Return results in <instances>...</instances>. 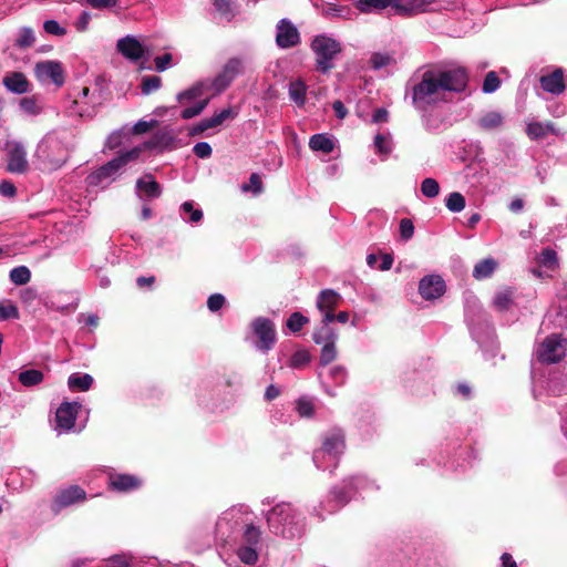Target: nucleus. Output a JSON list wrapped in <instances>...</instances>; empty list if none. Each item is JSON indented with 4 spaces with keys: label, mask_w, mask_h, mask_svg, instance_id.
I'll return each instance as SVG.
<instances>
[{
    "label": "nucleus",
    "mask_w": 567,
    "mask_h": 567,
    "mask_svg": "<svg viewBox=\"0 0 567 567\" xmlns=\"http://www.w3.org/2000/svg\"><path fill=\"white\" fill-rule=\"evenodd\" d=\"M466 84L467 75L464 69L427 70L412 89V103L415 109L425 111L445 101L446 93L464 91Z\"/></svg>",
    "instance_id": "1"
},
{
    "label": "nucleus",
    "mask_w": 567,
    "mask_h": 567,
    "mask_svg": "<svg viewBox=\"0 0 567 567\" xmlns=\"http://www.w3.org/2000/svg\"><path fill=\"white\" fill-rule=\"evenodd\" d=\"M157 145V141L153 138L128 151L121 152L116 157L100 166L87 176L89 185L107 187L117 181L126 171V166L136 161L144 151L155 148Z\"/></svg>",
    "instance_id": "2"
},
{
    "label": "nucleus",
    "mask_w": 567,
    "mask_h": 567,
    "mask_svg": "<svg viewBox=\"0 0 567 567\" xmlns=\"http://www.w3.org/2000/svg\"><path fill=\"white\" fill-rule=\"evenodd\" d=\"M265 516L269 530L276 535L295 538L303 530L305 517L291 503H278Z\"/></svg>",
    "instance_id": "3"
},
{
    "label": "nucleus",
    "mask_w": 567,
    "mask_h": 567,
    "mask_svg": "<svg viewBox=\"0 0 567 567\" xmlns=\"http://www.w3.org/2000/svg\"><path fill=\"white\" fill-rule=\"evenodd\" d=\"M69 146L64 136L56 133L47 134L38 144L35 158L42 171H55L60 168L69 158Z\"/></svg>",
    "instance_id": "4"
},
{
    "label": "nucleus",
    "mask_w": 567,
    "mask_h": 567,
    "mask_svg": "<svg viewBox=\"0 0 567 567\" xmlns=\"http://www.w3.org/2000/svg\"><path fill=\"white\" fill-rule=\"evenodd\" d=\"M344 449L343 432L340 429L331 430L324 435L321 449L313 454L316 466L323 471L336 468Z\"/></svg>",
    "instance_id": "5"
},
{
    "label": "nucleus",
    "mask_w": 567,
    "mask_h": 567,
    "mask_svg": "<svg viewBox=\"0 0 567 567\" xmlns=\"http://www.w3.org/2000/svg\"><path fill=\"white\" fill-rule=\"evenodd\" d=\"M247 65L246 56H231L209 81V86L216 94L224 92L231 83L241 74L245 73Z\"/></svg>",
    "instance_id": "6"
},
{
    "label": "nucleus",
    "mask_w": 567,
    "mask_h": 567,
    "mask_svg": "<svg viewBox=\"0 0 567 567\" xmlns=\"http://www.w3.org/2000/svg\"><path fill=\"white\" fill-rule=\"evenodd\" d=\"M311 49L316 54L318 69L328 72L333 68V59L341 52V44L332 37L320 34L312 40Z\"/></svg>",
    "instance_id": "7"
},
{
    "label": "nucleus",
    "mask_w": 567,
    "mask_h": 567,
    "mask_svg": "<svg viewBox=\"0 0 567 567\" xmlns=\"http://www.w3.org/2000/svg\"><path fill=\"white\" fill-rule=\"evenodd\" d=\"M255 337V348L260 352L272 350L277 341V331L274 321L265 317H257L250 323Z\"/></svg>",
    "instance_id": "8"
},
{
    "label": "nucleus",
    "mask_w": 567,
    "mask_h": 567,
    "mask_svg": "<svg viewBox=\"0 0 567 567\" xmlns=\"http://www.w3.org/2000/svg\"><path fill=\"white\" fill-rule=\"evenodd\" d=\"M250 512L245 505H237L225 511L216 523V530L220 537L228 536L239 525L250 522Z\"/></svg>",
    "instance_id": "9"
},
{
    "label": "nucleus",
    "mask_w": 567,
    "mask_h": 567,
    "mask_svg": "<svg viewBox=\"0 0 567 567\" xmlns=\"http://www.w3.org/2000/svg\"><path fill=\"white\" fill-rule=\"evenodd\" d=\"M7 155V171L12 174H24L29 169L27 150L19 141H7L3 147Z\"/></svg>",
    "instance_id": "10"
},
{
    "label": "nucleus",
    "mask_w": 567,
    "mask_h": 567,
    "mask_svg": "<svg viewBox=\"0 0 567 567\" xmlns=\"http://www.w3.org/2000/svg\"><path fill=\"white\" fill-rule=\"evenodd\" d=\"M446 282L439 274L423 276L417 286V291L425 301H436L446 292Z\"/></svg>",
    "instance_id": "11"
},
{
    "label": "nucleus",
    "mask_w": 567,
    "mask_h": 567,
    "mask_svg": "<svg viewBox=\"0 0 567 567\" xmlns=\"http://www.w3.org/2000/svg\"><path fill=\"white\" fill-rule=\"evenodd\" d=\"M34 74L41 83H53L56 86H62L65 81L64 70L59 61L38 62L34 66Z\"/></svg>",
    "instance_id": "12"
},
{
    "label": "nucleus",
    "mask_w": 567,
    "mask_h": 567,
    "mask_svg": "<svg viewBox=\"0 0 567 567\" xmlns=\"http://www.w3.org/2000/svg\"><path fill=\"white\" fill-rule=\"evenodd\" d=\"M116 51L131 62H138L147 53L146 45L135 35L127 34L116 42Z\"/></svg>",
    "instance_id": "13"
},
{
    "label": "nucleus",
    "mask_w": 567,
    "mask_h": 567,
    "mask_svg": "<svg viewBox=\"0 0 567 567\" xmlns=\"http://www.w3.org/2000/svg\"><path fill=\"white\" fill-rule=\"evenodd\" d=\"M80 409L81 404L78 402H63L58 408L54 429L59 434L70 432L74 429Z\"/></svg>",
    "instance_id": "14"
},
{
    "label": "nucleus",
    "mask_w": 567,
    "mask_h": 567,
    "mask_svg": "<svg viewBox=\"0 0 567 567\" xmlns=\"http://www.w3.org/2000/svg\"><path fill=\"white\" fill-rule=\"evenodd\" d=\"M341 301V295L333 289H323L319 292L316 306L322 315V323H331L334 321L333 311Z\"/></svg>",
    "instance_id": "15"
},
{
    "label": "nucleus",
    "mask_w": 567,
    "mask_h": 567,
    "mask_svg": "<svg viewBox=\"0 0 567 567\" xmlns=\"http://www.w3.org/2000/svg\"><path fill=\"white\" fill-rule=\"evenodd\" d=\"M86 498V493L83 488L76 485H71L66 488H62L59 491L56 496L54 497L52 508L55 512L60 509L72 506L78 503L84 502Z\"/></svg>",
    "instance_id": "16"
},
{
    "label": "nucleus",
    "mask_w": 567,
    "mask_h": 567,
    "mask_svg": "<svg viewBox=\"0 0 567 567\" xmlns=\"http://www.w3.org/2000/svg\"><path fill=\"white\" fill-rule=\"evenodd\" d=\"M300 42L298 29L287 19H281L277 24L276 43L281 49H288Z\"/></svg>",
    "instance_id": "17"
},
{
    "label": "nucleus",
    "mask_w": 567,
    "mask_h": 567,
    "mask_svg": "<svg viewBox=\"0 0 567 567\" xmlns=\"http://www.w3.org/2000/svg\"><path fill=\"white\" fill-rule=\"evenodd\" d=\"M329 324L322 323L312 336L313 341L321 346V354H336L337 352L338 336Z\"/></svg>",
    "instance_id": "18"
},
{
    "label": "nucleus",
    "mask_w": 567,
    "mask_h": 567,
    "mask_svg": "<svg viewBox=\"0 0 567 567\" xmlns=\"http://www.w3.org/2000/svg\"><path fill=\"white\" fill-rule=\"evenodd\" d=\"M539 83L545 92L550 93L553 95H560L566 90V84L564 81V70L557 68L554 71L542 75L539 79Z\"/></svg>",
    "instance_id": "19"
},
{
    "label": "nucleus",
    "mask_w": 567,
    "mask_h": 567,
    "mask_svg": "<svg viewBox=\"0 0 567 567\" xmlns=\"http://www.w3.org/2000/svg\"><path fill=\"white\" fill-rule=\"evenodd\" d=\"M3 86L13 94H25L31 91V83L27 76L21 72L8 73L2 79Z\"/></svg>",
    "instance_id": "20"
},
{
    "label": "nucleus",
    "mask_w": 567,
    "mask_h": 567,
    "mask_svg": "<svg viewBox=\"0 0 567 567\" xmlns=\"http://www.w3.org/2000/svg\"><path fill=\"white\" fill-rule=\"evenodd\" d=\"M369 485H371V484L365 477L355 476V477H352L350 481L346 482L344 488L347 491L344 493L349 494L348 496H346L343 494V492H339V491H333L332 495L339 505H343L353 495L352 491L364 489Z\"/></svg>",
    "instance_id": "21"
},
{
    "label": "nucleus",
    "mask_w": 567,
    "mask_h": 567,
    "mask_svg": "<svg viewBox=\"0 0 567 567\" xmlns=\"http://www.w3.org/2000/svg\"><path fill=\"white\" fill-rule=\"evenodd\" d=\"M161 186L155 178L148 174L136 182V194L138 197L157 198L161 196Z\"/></svg>",
    "instance_id": "22"
},
{
    "label": "nucleus",
    "mask_w": 567,
    "mask_h": 567,
    "mask_svg": "<svg viewBox=\"0 0 567 567\" xmlns=\"http://www.w3.org/2000/svg\"><path fill=\"white\" fill-rule=\"evenodd\" d=\"M19 110L25 116H38L44 111V102L40 95L24 96L19 101Z\"/></svg>",
    "instance_id": "23"
},
{
    "label": "nucleus",
    "mask_w": 567,
    "mask_h": 567,
    "mask_svg": "<svg viewBox=\"0 0 567 567\" xmlns=\"http://www.w3.org/2000/svg\"><path fill=\"white\" fill-rule=\"evenodd\" d=\"M526 133L532 140H538L548 134H563L551 122H530L527 124Z\"/></svg>",
    "instance_id": "24"
},
{
    "label": "nucleus",
    "mask_w": 567,
    "mask_h": 567,
    "mask_svg": "<svg viewBox=\"0 0 567 567\" xmlns=\"http://www.w3.org/2000/svg\"><path fill=\"white\" fill-rule=\"evenodd\" d=\"M395 12L399 14H412L424 11L434 0H395Z\"/></svg>",
    "instance_id": "25"
},
{
    "label": "nucleus",
    "mask_w": 567,
    "mask_h": 567,
    "mask_svg": "<svg viewBox=\"0 0 567 567\" xmlns=\"http://www.w3.org/2000/svg\"><path fill=\"white\" fill-rule=\"evenodd\" d=\"M566 342L560 334H550L542 342L536 354H557L558 351L566 350Z\"/></svg>",
    "instance_id": "26"
},
{
    "label": "nucleus",
    "mask_w": 567,
    "mask_h": 567,
    "mask_svg": "<svg viewBox=\"0 0 567 567\" xmlns=\"http://www.w3.org/2000/svg\"><path fill=\"white\" fill-rule=\"evenodd\" d=\"M110 485L113 489L127 492L141 486V480L126 474H117L110 477Z\"/></svg>",
    "instance_id": "27"
},
{
    "label": "nucleus",
    "mask_w": 567,
    "mask_h": 567,
    "mask_svg": "<svg viewBox=\"0 0 567 567\" xmlns=\"http://www.w3.org/2000/svg\"><path fill=\"white\" fill-rule=\"evenodd\" d=\"M395 0H357L355 7L362 13L380 11L391 7L395 10Z\"/></svg>",
    "instance_id": "28"
},
{
    "label": "nucleus",
    "mask_w": 567,
    "mask_h": 567,
    "mask_svg": "<svg viewBox=\"0 0 567 567\" xmlns=\"http://www.w3.org/2000/svg\"><path fill=\"white\" fill-rule=\"evenodd\" d=\"M309 147L313 152H322L329 154L334 148L333 140L326 134H315L309 140Z\"/></svg>",
    "instance_id": "29"
},
{
    "label": "nucleus",
    "mask_w": 567,
    "mask_h": 567,
    "mask_svg": "<svg viewBox=\"0 0 567 567\" xmlns=\"http://www.w3.org/2000/svg\"><path fill=\"white\" fill-rule=\"evenodd\" d=\"M203 216V210L195 207L194 202L187 200L181 205V217L185 223L198 224Z\"/></svg>",
    "instance_id": "30"
},
{
    "label": "nucleus",
    "mask_w": 567,
    "mask_h": 567,
    "mask_svg": "<svg viewBox=\"0 0 567 567\" xmlns=\"http://www.w3.org/2000/svg\"><path fill=\"white\" fill-rule=\"evenodd\" d=\"M497 267V262L493 258H486L478 261L473 269V277L475 279H485L493 275Z\"/></svg>",
    "instance_id": "31"
},
{
    "label": "nucleus",
    "mask_w": 567,
    "mask_h": 567,
    "mask_svg": "<svg viewBox=\"0 0 567 567\" xmlns=\"http://www.w3.org/2000/svg\"><path fill=\"white\" fill-rule=\"evenodd\" d=\"M503 124V116L499 112L489 111L483 114L478 121L477 125L485 131H491L498 128Z\"/></svg>",
    "instance_id": "32"
},
{
    "label": "nucleus",
    "mask_w": 567,
    "mask_h": 567,
    "mask_svg": "<svg viewBox=\"0 0 567 567\" xmlns=\"http://www.w3.org/2000/svg\"><path fill=\"white\" fill-rule=\"evenodd\" d=\"M93 383V378L90 374L73 373L68 379V385L73 391H87Z\"/></svg>",
    "instance_id": "33"
},
{
    "label": "nucleus",
    "mask_w": 567,
    "mask_h": 567,
    "mask_svg": "<svg viewBox=\"0 0 567 567\" xmlns=\"http://www.w3.org/2000/svg\"><path fill=\"white\" fill-rule=\"evenodd\" d=\"M322 16L326 18H341V19H350L351 10L348 7L339 6L336 3H326L321 9Z\"/></svg>",
    "instance_id": "34"
},
{
    "label": "nucleus",
    "mask_w": 567,
    "mask_h": 567,
    "mask_svg": "<svg viewBox=\"0 0 567 567\" xmlns=\"http://www.w3.org/2000/svg\"><path fill=\"white\" fill-rule=\"evenodd\" d=\"M536 260L540 267H544L546 269L555 270L558 268L557 254L551 248H544Z\"/></svg>",
    "instance_id": "35"
},
{
    "label": "nucleus",
    "mask_w": 567,
    "mask_h": 567,
    "mask_svg": "<svg viewBox=\"0 0 567 567\" xmlns=\"http://www.w3.org/2000/svg\"><path fill=\"white\" fill-rule=\"evenodd\" d=\"M394 63V55L389 52H374L370 58V65L373 70H382Z\"/></svg>",
    "instance_id": "36"
},
{
    "label": "nucleus",
    "mask_w": 567,
    "mask_h": 567,
    "mask_svg": "<svg viewBox=\"0 0 567 567\" xmlns=\"http://www.w3.org/2000/svg\"><path fill=\"white\" fill-rule=\"evenodd\" d=\"M306 91V84L300 80L292 81L289 84V96L298 106L305 104Z\"/></svg>",
    "instance_id": "37"
},
{
    "label": "nucleus",
    "mask_w": 567,
    "mask_h": 567,
    "mask_svg": "<svg viewBox=\"0 0 567 567\" xmlns=\"http://www.w3.org/2000/svg\"><path fill=\"white\" fill-rule=\"evenodd\" d=\"M261 539V532L258 527L254 526L251 522H248L245 525V530L243 534L244 545L252 546L259 548Z\"/></svg>",
    "instance_id": "38"
},
{
    "label": "nucleus",
    "mask_w": 567,
    "mask_h": 567,
    "mask_svg": "<svg viewBox=\"0 0 567 567\" xmlns=\"http://www.w3.org/2000/svg\"><path fill=\"white\" fill-rule=\"evenodd\" d=\"M309 323V318L299 311L292 312L286 320V328L291 333H298L301 329Z\"/></svg>",
    "instance_id": "39"
},
{
    "label": "nucleus",
    "mask_w": 567,
    "mask_h": 567,
    "mask_svg": "<svg viewBox=\"0 0 567 567\" xmlns=\"http://www.w3.org/2000/svg\"><path fill=\"white\" fill-rule=\"evenodd\" d=\"M9 278L14 285L22 286L30 281L31 271L27 266H18L10 270Z\"/></svg>",
    "instance_id": "40"
},
{
    "label": "nucleus",
    "mask_w": 567,
    "mask_h": 567,
    "mask_svg": "<svg viewBox=\"0 0 567 567\" xmlns=\"http://www.w3.org/2000/svg\"><path fill=\"white\" fill-rule=\"evenodd\" d=\"M278 361L281 365H286L292 370H299L310 363V357H278ZM280 369H284V367Z\"/></svg>",
    "instance_id": "41"
},
{
    "label": "nucleus",
    "mask_w": 567,
    "mask_h": 567,
    "mask_svg": "<svg viewBox=\"0 0 567 567\" xmlns=\"http://www.w3.org/2000/svg\"><path fill=\"white\" fill-rule=\"evenodd\" d=\"M42 380L43 373L35 369H29L19 374V381L25 386L39 384Z\"/></svg>",
    "instance_id": "42"
},
{
    "label": "nucleus",
    "mask_w": 567,
    "mask_h": 567,
    "mask_svg": "<svg viewBox=\"0 0 567 567\" xmlns=\"http://www.w3.org/2000/svg\"><path fill=\"white\" fill-rule=\"evenodd\" d=\"M445 206L452 213H460L465 208V198L461 193L453 192L446 197Z\"/></svg>",
    "instance_id": "43"
},
{
    "label": "nucleus",
    "mask_w": 567,
    "mask_h": 567,
    "mask_svg": "<svg viewBox=\"0 0 567 567\" xmlns=\"http://www.w3.org/2000/svg\"><path fill=\"white\" fill-rule=\"evenodd\" d=\"M237 555L239 559L247 565H254L258 560V548L247 545H241L238 550Z\"/></svg>",
    "instance_id": "44"
},
{
    "label": "nucleus",
    "mask_w": 567,
    "mask_h": 567,
    "mask_svg": "<svg viewBox=\"0 0 567 567\" xmlns=\"http://www.w3.org/2000/svg\"><path fill=\"white\" fill-rule=\"evenodd\" d=\"M207 89H210L209 82H199V83L193 85L190 89H188L184 92H181L177 95V99L181 102L184 100L196 99V97H199L204 93V91Z\"/></svg>",
    "instance_id": "45"
},
{
    "label": "nucleus",
    "mask_w": 567,
    "mask_h": 567,
    "mask_svg": "<svg viewBox=\"0 0 567 567\" xmlns=\"http://www.w3.org/2000/svg\"><path fill=\"white\" fill-rule=\"evenodd\" d=\"M514 292L511 289H504L498 291L494 298V306L499 310L504 311L509 308L513 303Z\"/></svg>",
    "instance_id": "46"
},
{
    "label": "nucleus",
    "mask_w": 567,
    "mask_h": 567,
    "mask_svg": "<svg viewBox=\"0 0 567 567\" xmlns=\"http://www.w3.org/2000/svg\"><path fill=\"white\" fill-rule=\"evenodd\" d=\"M296 411L301 417H311L315 413L313 400L307 396H301L296 401Z\"/></svg>",
    "instance_id": "47"
},
{
    "label": "nucleus",
    "mask_w": 567,
    "mask_h": 567,
    "mask_svg": "<svg viewBox=\"0 0 567 567\" xmlns=\"http://www.w3.org/2000/svg\"><path fill=\"white\" fill-rule=\"evenodd\" d=\"M421 193L427 198H434L440 194V185L436 179L427 177L421 183Z\"/></svg>",
    "instance_id": "48"
},
{
    "label": "nucleus",
    "mask_w": 567,
    "mask_h": 567,
    "mask_svg": "<svg viewBox=\"0 0 567 567\" xmlns=\"http://www.w3.org/2000/svg\"><path fill=\"white\" fill-rule=\"evenodd\" d=\"M162 80L159 76L152 75V76H144L142 79L141 90L142 93L145 95H148L155 91H157L161 87Z\"/></svg>",
    "instance_id": "49"
},
{
    "label": "nucleus",
    "mask_w": 567,
    "mask_h": 567,
    "mask_svg": "<svg viewBox=\"0 0 567 567\" xmlns=\"http://www.w3.org/2000/svg\"><path fill=\"white\" fill-rule=\"evenodd\" d=\"M374 147L379 154L388 156L392 151L390 137L383 134H377L374 137Z\"/></svg>",
    "instance_id": "50"
},
{
    "label": "nucleus",
    "mask_w": 567,
    "mask_h": 567,
    "mask_svg": "<svg viewBox=\"0 0 567 567\" xmlns=\"http://www.w3.org/2000/svg\"><path fill=\"white\" fill-rule=\"evenodd\" d=\"M133 557L131 554H116L111 556L107 560V567H130Z\"/></svg>",
    "instance_id": "51"
},
{
    "label": "nucleus",
    "mask_w": 567,
    "mask_h": 567,
    "mask_svg": "<svg viewBox=\"0 0 567 567\" xmlns=\"http://www.w3.org/2000/svg\"><path fill=\"white\" fill-rule=\"evenodd\" d=\"M34 40L35 38L33 31L30 28H22L19 31L16 44L20 48H28L33 44Z\"/></svg>",
    "instance_id": "52"
},
{
    "label": "nucleus",
    "mask_w": 567,
    "mask_h": 567,
    "mask_svg": "<svg viewBox=\"0 0 567 567\" xmlns=\"http://www.w3.org/2000/svg\"><path fill=\"white\" fill-rule=\"evenodd\" d=\"M499 79L497 78L495 72H488L483 82V92L491 94L494 93L499 87Z\"/></svg>",
    "instance_id": "53"
},
{
    "label": "nucleus",
    "mask_w": 567,
    "mask_h": 567,
    "mask_svg": "<svg viewBox=\"0 0 567 567\" xmlns=\"http://www.w3.org/2000/svg\"><path fill=\"white\" fill-rule=\"evenodd\" d=\"M19 317V310L17 306L13 303L7 301L0 303V319L1 320H8V319H17Z\"/></svg>",
    "instance_id": "54"
},
{
    "label": "nucleus",
    "mask_w": 567,
    "mask_h": 567,
    "mask_svg": "<svg viewBox=\"0 0 567 567\" xmlns=\"http://www.w3.org/2000/svg\"><path fill=\"white\" fill-rule=\"evenodd\" d=\"M243 192H252L258 195L262 192V183L258 174L254 173L249 177V183L241 186Z\"/></svg>",
    "instance_id": "55"
},
{
    "label": "nucleus",
    "mask_w": 567,
    "mask_h": 567,
    "mask_svg": "<svg viewBox=\"0 0 567 567\" xmlns=\"http://www.w3.org/2000/svg\"><path fill=\"white\" fill-rule=\"evenodd\" d=\"M207 104H208V100L206 99V100L197 102L193 106L185 107L182 111V117L185 120H188V118H193V117L197 116L198 114H200L204 111V109L207 106Z\"/></svg>",
    "instance_id": "56"
},
{
    "label": "nucleus",
    "mask_w": 567,
    "mask_h": 567,
    "mask_svg": "<svg viewBox=\"0 0 567 567\" xmlns=\"http://www.w3.org/2000/svg\"><path fill=\"white\" fill-rule=\"evenodd\" d=\"M155 70L157 72H164L173 65V55L165 53L154 59Z\"/></svg>",
    "instance_id": "57"
},
{
    "label": "nucleus",
    "mask_w": 567,
    "mask_h": 567,
    "mask_svg": "<svg viewBox=\"0 0 567 567\" xmlns=\"http://www.w3.org/2000/svg\"><path fill=\"white\" fill-rule=\"evenodd\" d=\"M43 29L47 33L58 37H63L66 34V29L61 27L55 20H47L43 23Z\"/></svg>",
    "instance_id": "58"
},
{
    "label": "nucleus",
    "mask_w": 567,
    "mask_h": 567,
    "mask_svg": "<svg viewBox=\"0 0 567 567\" xmlns=\"http://www.w3.org/2000/svg\"><path fill=\"white\" fill-rule=\"evenodd\" d=\"M226 299L221 293H213L207 299V307L212 312H216L223 308Z\"/></svg>",
    "instance_id": "59"
},
{
    "label": "nucleus",
    "mask_w": 567,
    "mask_h": 567,
    "mask_svg": "<svg viewBox=\"0 0 567 567\" xmlns=\"http://www.w3.org/2000/svg\"><path fill=\"white\" fill-rule=\"evenodd\" d=\"M414 225L412 220L404 218L400 221V235L402 239L409 240L413 237Z\"/></svg>",
    "instance_id": "60"
},
{
    "label": "nucleus",
    "mask_w": 567,
    "mask_h": 567,
    "mask_svg": "<svg viewBox=\"0 0 567 567\" xmlns=\"http://www.w3.org/2000/svg\"><path fill=\"white\" fill-rule=\"evenodd\" d=\"M194 154L199 158H207L212 155V146L207 142H198L193 147Z\"/></svg>",
    "instance_id": "61"
},
{
    "label": "nucleus",
    "mask_w": 567,
    "mask_h": 567,
    "mask_svg": "<svg viewBox=\"0 0 567 567\" xmlns=\"http://www.w3.org/2000/svg\"><path fill=\"white\" fill-rule=\"evenodd\" d=\"M219 125H221L220 121H219L217 114L215 113L213 116L202 120L197 125V130L200 132H204L208 128H213V127H216Z\"/></svg>",
    "instance_id": "62"
},
{
    "label": "nucleus",
    "mask_w": 567,
    "mask_h": 567,
    "mask_svg": "<svg viewBox=\"0 0 567 567\" xmlns=\"http://www.w3.org/2000/svg\"><path fill=\"white\" fill-rule=\"evenodd\" d=\"M122 142H123V133L121 131H116L109 135L106 143H105V147H107L110 150H114V148L121 146Z\"/></svg>",
    "instance_id": "63"
},
{
    "label": "nucleus",
    "mask_w": 567,
    "mask_h": 567,
    "mask_svg": "<svg viewBox=\"0 0 567 567\" xmlns=\"http://www.w3.org/2000/svg\"><path fill=\"white\" fill-rule=\"evenodd\" d=\"M155 124H156V121H154V120H152V121L141 120L133 125L132 132L134 134H143V133L148 132Z\"/></svg>",
    "instance_id": "64"
}]
</instances>
